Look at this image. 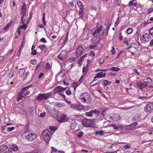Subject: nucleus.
<instances>
[{
  "mask_svg": "<svg viewBox=\"0 0 153 153\" xmlns=\"http://www.w3.org/2000/svg\"><path fill=\"white\" fill-rule=\"evenodd\" d=\"M53 133L49 129H46L44 130L42 132V138L46 143H48L49 141L52 136Z\"/></svg>",
  "mask_w": 153,
  "mask_h": 153,
  "instance_id": "1",
  "label": "nucleus"
},
{
  "mask_svg": "<svg viewBox=\"0 0 153 153\" xmlns=\"http://www.w3.org/2000/svg\"><path fill=\"white\" fill-rule=\"evenodd\" d=\"M80 99L82 102L89 103L91 100V97L90 94L87 92L82 93L80 95Z\"/></svg>",
  "mask_w": 153,
  "mask_h": 153,
  "instance_id": "2",
  "label": "nucleus"
},
{
  "mask_svg": "<svg viewBox=\"0 0 153 153\" xmlns=\"http://www.w3.org/2000/svg\"><path fill=\"white\" fill-rule=\"evenodd\" d=\"M94 122L92 120L84 119L82 120V125L85 127H93L94 126Z\"/></svg>",
  "mask_w": 153,
  "mask_h": 153,
  "instance_id": "3",
  "label": "nucleus"
},
{
  "mask_svg": "<svg viewBox=\"0 0 153 153\" xmlns=\"http://www.w3.org/2000/svg\"><path fill=\"white\" fill-rule=\"evenodd\" d=\"M51 95V94L49 93L45 94H40L35 98V99L38 101L47 100L49 97H50Z\"/></svg>",
  "mask_w": 153,
  "mask_h": 153,
  "instance_id": "4",
  "label": "nucleus"
},
{
  "mask_svg": "<svg viewBox=\"0 0 153 153\" xmlns=\"http://www.w3.org/2000/svg\"><path fill=\"white\" fill-rule=\"evenodd\" d=\"M151 37L148 33L143 34L140 38V40L143 43L148 42L151 39Z\"/></svg>",
  "mask_w": 153,
  "mask_h": 153,
  "instance_id": "5",
  "label": "nucleus"
},
{
  "mask_svg": "<svg viewBox=\"0 0 153 153\" xmlns=\"http://www.w3.org/2000/svg\"><path fill=\"white\" fill-rule=\"evenodd\" d=\"M69 119V118L67 117L66 115L63 114H61L57 117V120L60 123H63L67 122Z\"/></svg>",
  "mask_w": 153,
  "mask_h": 153,
  "instance_id": "6",
  "label": "nucleus"
},
{
  "mask_svg": "<svg viewBox=\"0 0 153 153\" xmlns=\"http://www.w3.org/2000/svg\"><path fill=\"white\" fill-rule=\"evenodd\" d=\"M37 137V135L36 134L30 133L25 136V138L29 141H32L36 139Z\"/></svg>",
  "mask_w": 153,
  "mask_h": 153,
  "instance_id": "7",
  "label": "nucleus"
},
{
  "mask_svg": "<svg viewBox=\"0 0 153 153\" xmlns=\"http://www.w3.org/2000/svg\"><path fill=\"white\" fill-rule=\"evenodd\" d=\"M84 76V75H82L79 79L78 82H74L72 83V85L74 89L76 88L82 82Z\"/></svg>",
  "mask_w": 153,
  "mask_h": 153,
  "instance_id": "8",
  "label": "nucleus"
},
{
  "mask_svg": "<svg viewBox=\"0 0 153 153\" xmlns=\"http://www.w3.org/2000/svg\"><path fill=\"white\" fill-rule=\"evenodd\" d=\"M30 85H29L25 88H23L20 92L25 96L28 95L30 94V91L28 90L29 88L31 87Z\"/></svg>",
  "mask_w": 153,
  "mask_h": 153,
  "instance_id": "9",
  "label": "nucleus"
},
{
  "mask_svg": "<svg viewBox=\"0 0 153 153\" xmlns=\"http://www.w3.org/2000/svg\"><path fill=\"white\" fill-rule=\"evenodd\" d=\"M71 107L72 108L81 111L84 109L83 105L77 104H71Z\"/></svg>",
  "mask_w": 153,
  "mask_h": 153,
  "instance_id": "10",
  "label": "nucleus"
},
{
  "mask_svg": "<svg viewBox=\"0 0 153 153\" xmlns=\"http://www.w3.org/2000/svg\"><path fill=\"white\" fill-rule=\"evenodd\" d=\"M100 111L96 109L92 110L88 112H86L85 113V115L86 116L91 117L93 115V114H99Z\"/></svg>",
  "mask_w": 153,
  "mask_h": 153,
  "instance_id": "11",
  "label": "nucleus"
},
{
  "mask_svg": "<svg viewBox=\"0 0 153 153\" xmlns=\"http://www.w3.org/2000/svg\"><path fill=\"white\" fill-rule=\"evenodd\" d=\"M84 49L81 45H79L76 49V55L77 57L79 56L82 54L83 51Z\"/></svg>",
  "mask_w": 153,
  "mask_h": 153,
  "instance_id": "12",
  "label": "nucleus"
},
{
  "mask_svg": "<svg viewBox=\"0 0 153 153\" xmlns=\"http://www.w3.org/2000/svg\"><path fill=\"white\" fill-rule=\"evenodd\" d=\"M67 52L65 51L62 50L59 54L57 56V57L61 61H63L66 54Z\"/></svg>",
  "mask_w": 153,
  "mask_h": 153,
  "instance_id": "13",
  "label": "nucleus"
},
{
  "mask_svg": "<svg viewBox=\"0 0 153 153\" xmlns=\"http://www.w3.org/2000/svg\"><path fill=\"white\" fill-rule=\"evenodd\" d=\"M66 88H63L61 86H58L55 88L54 89V92L57 93L64 91Z\"/></svg>",
  "mask_w": 153,
  "mask_h": 153,
  "instance_id": "14",
  "label": "nucleus"
},
{
  "mask_svg": "<svg viewBox=\"0 0 153 153\" xmlns=\"http://www.w3.org/2000/svg\"><path fill=\"white\" fill-rule=\"evenodd\" d=\"M136 84L137 87L140 89H142L143 88L147 86V84L142 83L138 81L137 82Z\"/></svg>",
  "mask_w": 153,
  "mask_h": 153,
  "instance_id": "15",
  "label": "nucleus"
},
{
  "mask_svg": "<svg viewBox=\"0 0 153 153\" xmlns=\"http://www.w3.org/2000/svg\"><path fill=\"white\" fill-rule=\"evenodd\" d=\"M21 14L22 16L21 19V22L22 23L24 24V20L27 17V16L26 15V11L25 10H23L21 13Z\"/></svg>",
  "mask_w": 153,
  "mask_h": 153,
  "instance_id": "16",
  "label": "nucleus"
},
{
  "mask_svg": "<svg viewBox=\"0 0 153 153\" xmlns=\"http://www.w3.org/2000/svg\"><path fill=\"white\" fill-rule=\"evenodd\" d=\"M8 149L7 147L4 145H2L0 146V153L1 152H6L7 150Z\"/></svg>",
  "mask_w": 153,
  "mask_h": 153,
  "instance_id": "17",
  "label": "nucleus"
},
{
  "mask_svg": "<svg viewBox=\"0 0 153 153\" xmlns=\"http://www.w3.org/2000/svg\"><path fill=\"white\" fill-rule=\"evenodd\" d=\"M152 110H153V103L148 104L146 108V111L150 112Z\"/></svg>",
  "mask_w": 153,
  "mask_h": 153,
  "instance_id": "18",
  "label": "nucleus"
},
{
  "mask_svg": "<svg viewBox=\"0 0 153 153\" xmlns=\"http://www.w3.org/2000/svg\"><path fill=\"white\" fill-rule=\"evenodd\" d=\"M105 73H104L103 72H100L97 74L96 75V76L94 78V81L95 80V79L97 78H101L104 77L105 76Z\"/></svg>",
  "mask_w": 153,
  "mask_h": 153,
  "instance_id": "19",
  "label": "nucleus"
},
{
  "mask_svg": "<svg viewBox=\"0 0 153 153\" xmlns=\"http://www.w3.org/2000/svg\"><path fill=\"white\" fill-rule=\"evenodd\" d=\"M25 43V38H24L23 39V40L22 41V45L20 47L19 50L17 53V55L19 57L20 56L21 50H22V49L23 47L24 46V45Z\"/></svg>",
  "mask_w": 153,
  "mask_h": 153,
  "instance_id": "20",
  "label": "nucleus"
},
{
  "mask_svg": "<svg viewBox=\"0 0 153 153\" xmlns=\"http://www.w3.org/2000/svg\"><path fill=\"white\" fill-rule=\"evenodd\" d=\"M10 149L14 151H16L18 150V146L15 144H11L10 145Z\"/></svg>",
  "mask_w": 153,
  "mask_h": 153,
  "instance_id": "21",
  "label": "nucleus"
},
{
  "mask_svg": "<svg viewBox=\"0 0 153 153\" xmlns=\"http://www.w3.org/2000/svg\"><path fill=\"white\" fill-rule=\"evenodd\" d=\"M102 25H101L100 26V27L97 29L95 30L94 33H93V35L94 36V37H97V36H95V35L97 33H99L102 30Z\"/></svg>",
  "mask_w": 153,
  "mask_h": 153,
  "instance_id": "22",
  "label": "nucleus"
},
{
  "mask_svg": "<svg viewBox=\"0 0 153 153\" xmlns=\"http://www.w3.org/2000/svg\"><path fill=\"white\" fill-rule=\"evenodd\" d=\"M76 126V123L74 120H72L71 122L70 127L71 129H74Z\"/></svg>",
  "mask_w": 153,
  "mask_h": 153,
  "instance_id": "23",
  "label": "nucleus"
},
{
  "mask_svg": "<svg viewBox=\"0 0 153 153\" xmlns=\"http://www.w3.org/2000/svg\"><path fill=\"white\" fill-rule=\"evenodd\" d=\"M60 13L63 17L65 18L66 17L67 15V10L65 9H63L61 11Z\"/></svg>",
  "mask_w": 153,
  "mask_h": 153,
  "instance_id": "24",
  "label": "nucleus"
},
{
  "mask_svg": "<svg viewBox=\"0 0 153 153\" xmlns=\"http://www.w3.org/2000/svg\"><path fill=\"white\" fill-rule=\"evenodd\" d=\"M25 72V70L23 68L20 69L19 71V77L23 78Z\"/></svg>",
  "mask_w": 153,
  "mask_h": 153,
  "instance_id": "25",
  "label": "nucleus"
},
{
  "mask_svg": "<svg viewBox=\"0 0 153 153\" xmlns=\"http://www.w3.org/2000/svg\"><path fill=\"white\" fill-rule=\"evenodd\" d=\"M88 64L86 65L83 68L82 70V72H83V75H85L86 74V73H87V70H88Z\"/></svg>",
  "mask_w": 153,
  "mask_h": 153,
  "instance_id": "26",
  "label": "nucleus"
},
{
  "mask_svg": "<svg viewBox=\"0 0 153 153\" xmlns=\"http://www.w3.org/2000/svg\"><path fill=\"white\" fill-rule=\"evenodd\" d=\"M120 119V117L118 114H115L114 115V117H113L112 120L113 121H117Z\"/></svg>",
  "mask_w": 153,
  "mask_h": 153,
  "instance_id": "27",
  "label": "nucleus"
},
{
  "mask_svg": "<svg viewBox=\"0 0 153 153\" xmlns=\"http://www.w3.org/2000/svg\"><path fill=\"white\" fill-rule=\"evenodd\" d=\"M24 96L20 92L17 95V100L19 102L20 100L22 99L23 97H24Z\"/></svg>",
  "mask_w": 153,
  "mask_h": 153,
  "instance_id": "28",
  "label": "nucleus"
},
{
  "mask_svg": "<svg viewBox=\"0 0 153 153\" xmlns=\"http://www.w3.org/2000/svg\"><path fill=\"white\" fill-rule=\"evenodd\" d=\"M76 3L78 6L79 8V9H83L84 6L81 1H77Z\"/></svg>",
  "mask_w": 153,
  "mask_h": 153,
  "instance_id": "29",
  "label": "nucleus"
},
{
  "mask_svg": "<svg viewBox=\"0 0 153 153\" xmlns=\"http://www.w3.org/2000/svg\"><path fill=\"white\" fill-rule=\"evenodd\" d=\"M55 105L57 107H64L65 105V103L63 102H57Z\"/></svg>",
  "mask_w": 153,
  "mask_h": 153,
  "instance_id": "30",
  "label": "nucleus"
},
{
  "mask_svg": "<svg viewBox=\"0 0 153 153\" xmlns=\"http://www.w3.org/2000/svg\"><path fill=\"white\" fill-rule=\"evenodd\" d=\"M120 70V69L117 67H112L109 69L110 71H114L115 72L118 71Z\"/></svg>",
  "mask_w": 153,
  "mask_h": 153,
  "instance_id": "31",
  "label": "nucleus"
},
{
  "mask_svg": "<svg viewBox=\"0 0 153 153\" xmlns=\"http://www.w3.org/2000/svg\"><path fill=\"white\" fill-rule=\"evenodd\" d=\"M19 29H23L25 30H26L27 27V25L26 24H23L19 26Z\"/></svg>",
  "mask_w": 153,
  "mask_h": 153,
  "instance_id": "32",
  "label": "nucleus"
},
{
  "mask_svg": "<svg viewBox=\"0 0 153 153\" xmlns=\"http://www.w3.org/2000/svg\"><path fill=\"white\" fill-rule=\"evenodd\" d=\"M144 82L146 83H150L152 82V80L150 78H147L143 79Z\"/></svg>",
  "mask_w": 153,
  "mask_h": 153,
  "instance_id": "33",
  "label": "nucleus"
},
{
  "mask_svg": "<svg viewBox=\"0 0 153 153\" xmlns=\"http://www.w3.org/2000/svg\"><path fill=\"white\" fill-rule=\"evenodd\" d=\"M95 133L96 135L99 134L100 135H102L104 134L103 131H95Z\"/></svg>",
  "mask_w": 153,
  "mask_h": 153,
  "instance_id": "34",
  "label": "nucleus"
},
{
  "mask_svg": "<svg viewBox=\"0 0 153 153\" xmlns=\"http://www.w3.org/2000/svg\"><path fill=\"white\" fill-rule=\"evenodd\" d=\"M103 82L104 85V86H106L108 85H109L111 83V82L107 80H104Z\"/></svg>",
  "mask_w": 153,
  "mask_h": 153,
  "instance_id": "35",
  "label": "nucleus"
},
{
  "mask_svg": "<svg viewBox=\"0 0 153 153\" xmlns=\"http://www.w3.org/2000/svg\"><path fill=\"white\" fill-rule=\"evenodd\" d=\"M51 153H65L64 151H58L56 149H53L51 151Z\"/></svg>",
  "mask_w": 153,
  "mask_h": 153,
  "instance_id": "36",
  "label": "nucleus"
},
{
  "mask_svg": "<svg viewBox=\"0 0 153 153\" xmlns=\"http://www.w3.org/2000/svg\"><path fill=\"white\" fill-rule=\"evenodd\" d=\"M129 5L130 6L132 5L134 6H136V1L135 0H133L131 1H130L129 3Z\"/></svg>",
  "mask_w": 153,
  "mask_h": 153,
  "instance_id": "37",
  "label": "nucleus"
},
{
  "mask_svg": "<svg viewBox=\"0 0 153 153\" xmlns=\"http://www.w3.org/2000/svg\"><path fill=\"white\" fill-rule=\"evenodd\" d=\"M83 9H79V17L82 18L83 17Z\"/></svg>",
  "mask_w": 153,
  "mask_h": 153,
  "instance_id": "38",
  "label": "nucleus"
},
{
  "mask_svg": "<svg viewBox=\"0 0 153 153\" xmlns=\"http://www.w3.org/2000/svg\"><path fill=\"white\" fill-rule=\"evenodd\" d=\"M57 128V127L55 126H51L49 127V129L53 132H54Z\"/></svg>",
  "mask_w": 153,
  "mask_h": 153,
  "instance_id": "39",
  "label": "nucleus"
},
{
  "mask_svg": "<svg viewBox=\"0 0 153 153\" xmlns=\"http://www.w3.org/2000/svg\"><path fill=\"white\" fill-rule=\"evenodd\" d=\"M29 72L28 71L26 72V73L24 74V75L23 76V79L24 80L26 79L27 78V76L29 75Z\"/></svg>",
  "mask_w": 153,
  "mask_h": 153,
  "instance_id": "40",
  "label": "nucleus"
},
{
  "mask_svg": "<svg viewBox=\"0 0 153 153\" xmlns=\"http://www.w3.org/2000/svg\"><path fill=\"white\" fill-rule=\"evenodd\" d=\"M138 123L136 122H134L132 124H130V125L131 126V127L132 128V129L134 128H135L137 125Z\"/></svg>",
  "mask_w": 153,
  "mask_h": 153,
  "instance_id": "41",
  "label": "nucleus"
},
{
  "mask_svg": "<svg viewBox=\"0 0 153 153\" xmlns=\"http://www.w3.org/2000/svg\"><path fill=\"white\" fill-rule=\"evenodd\" d=\"M124 127L128 130H130L132 129L130 124L124 126Z\"/></svg>",
  "mask_w": 153,
  "mask_h": 153,
  "instance_id": "42",
  "label": "nucleus"
},
{
  "mask_svg": "<svg viewBox=\"0 0 153 153\" xmlns=\"http://www.w3.org/2000/svg\"><path fill=\"white\" fill-rule=\"evenodd\" d=\"M11 24V23H9L7 24L6 26L4 27L3 30H6L10 27Z\"/></svg>",
  "mask_w": 153,
  "mask_h": 153,
  "instance_id": "43",
  "label": "nucleus"
},
{
  "mask_svg": "<svg viewBox=\"0 0 153 153\" xmlns=\"http://www.w3.org/2000/svg\"><path fill=\"white\" fill-rule=\"evenodd\" d=\"M133 32V30L131 28H128L127 30V32L128 34H131Z\"/></svg>",
  "mask_w": 153,
  "mask_h": 153,
  "instance_id": "44",
  "label": "nucleus"
},
{
  "mask_svg": "<svg viewBox=\"0 0 153 153\" xmlns=\"http://www.w3.org/2000/svg\"><path fill=\"white\" fill-rule=\"evenodd\" d=\"M111 52L112 53V54H114L115 53L116 51L115 50V48H114V47L112 46V49L111 51Z\"/></svg>",
  "mask_w": 153,
  "mask_h": 153,
  "instance_id": "45",
  "label": "nucleus"
},
{
  "mask_svg": "<svg viewBox=\"0 0 153 153\" xmlns=\"http://www.w3.org/2000/svg\"><path fill=\"white\" fill-rule=\"evenodd\" d=\"M42 21L43 22V23L44 24V26H45L46 25V22L45 21V14L44 13L43 15V17L42 18Z\"/></svg>",
  "mask_w": 153,
  "mask_h": 153,
  "instance_id": "46",
  "label": "nucleus"
},
{
  "mask_svg": "<svg viewBox=\"0 0 153 153\" xmlns=\"http://www.w3.org/2000/svg\"><path fill=\"white\" fill-rule=\"evenodd\" d=\"M149 32L150 34L153 37V27L150 29Z\"/></svg>",
  "mask_w": 153,
  "mask_h": 153,
  "instance_id": "47",
  "label": "nucleus"
},
{
  "mask_svg": "<svg viewBox=\"0 0 153 153\" xmlns=\"http://www.w3.org/2000/svg\"><path fill=\"white\" fill-rule=\"evenodd\" d=\"M98 62L100 64H102L104 62V59L103 58H101L98 61Z\"/></svg>",
  "mask_w": 153,
  "mask_h": 153,
  "instance_id": "48",
  "label": "nucleus"
},
{
  "mask_svg": "<svg viewBox=\"0 0 153 153\" xmlns=\"http://www.w3.org/2000/svg\"><path fill=\"white\" fill-rule=\"evenodd\" d=\"M32 52L31 53V54L32 55H35L36 54V50H31Z\"/></svg>",
  "mask_w": 153,
  "mask_h": 153,
  "instance_id": "49",
  "label": "nucleus"
},
{
  "mask_svg": "<svg viewBox=\"0 0 153 153\" xmlns=\"http://www.w3.org/2000/svg\"><path fill=\"white\" fill-rule=\"evenodd\" d=\"M39 47L41 50H43L45 48V45H39Z\"/></svg>",
  "mask_w": 153,
  "mask_h": 153,
  "instance_id": "50",
  "label": "nucleus"
},
{
  "mask_svg": "<svg viewBox=\"0 0 153 153\" xmlns=\"http://www.w3.org/2000/svg\"><path fill=\"white\" fill-rule=\"evenodd\" d=\"M40 42H43V43H46L47 42V41L44 38H42V39H41L40 40Z\"/></svg>",
  "mask_w": 153,
  "mask_h": 153,
  "instance_id": "51",
  "label": "nucleus"
},
{
  "mask_svg": "<svg viewBox=\"0 0 153 153\" xmlns=\"http://www.w3.org/2000/svg\"><path fill=\"white\" fill-rule=\"evenodd\" d=\"M89 47L91 49H95L97 47V45H90Z\"/></svg>",
  "mask_w": 153,
  "mask_h": 153,
  "instance_id": "52",
  "label": "nucleus"
},
{
  "mask_svg": "<svg viewBox=\"0 0 153 153\" xmlns=\"http://www.w3.org/2000/svg\"><path fill=\"white\" fill-rule=\"evenodd\" d=\"M14 128H15L14 127H8L7 128V131H11L14 130Z\"/></svg>",
  "mask_w": 153,
  "mask_h": 153,
  "instance_id": "53",
  "label": "nucleus"
},
{
  "mask_svg": "<svg viewBox=\"0 0 153 153\" xmlns=\"http://www.w3.org/2000/svg\"><path fill=\"white\" fill-rule=\"evenodd\" d=\"M83 134V133L82 132H79L77 134V136L78 137H81L82 136Z\"/></svg>",
  "mask_w": 153,
  "mask_h": 153,
  "instance_id": "54",
  "label": "nucleus"
},
{
  "mask_svg": "<svg viewBox=\"0 0 153 153\" xmlns=\"http://www.w3.org/2000/svg\"><path fill=\"white\" fill-rule=\"evenodd\" d=\"M124 43H126L127 46H128V39L126 38L124 39Z\"/></svg>",
  "mask_w": 153,
  "mask_h": 153,
  "instance_id": "55",
  "label": "nucleus"
},
{
  "mask_svg": "<svg viewBox=\"0 0 153 153\" xmlns=\"http://www.w3.org/2000/svg\"><path fill=\"white\" fill-rule=\"evenodd\" d=\"M31 63L33 65H34L36 64V61L35 59H33L31 60Z\"/></svg>",
  "mask_w": 153,
  "mask_h": 153,
  "instance_id": "56",
  "label": "nucleus"
},
{
  "mask_svg": "<svg viewBox=\"0 0 153 153\" xmlns=\"http://www.w3.org/2000/svg\"><path fill=\"white\" fill-rule=\"evenodd\" d=\"M133 70L134 72L138 76H140V73L137 71L136 69L135 68Z\"/></svg>",
  "mask_w": 153,
  "mask_h": 153,
  "instance_id": "57",
  "label": "nucleus"
},
{
  "mask_svg": "<svg viewBox=\"0 0 153 153\" xmlns=\"http://www.w3.org/2000/svg\"><path fill=\"white\" fill-rule=\"evenodd\" d=\"M106 110L105 109H104L102 111V114L103 116H105L106 114Z\"/></svg>",
  "mask_w": 153,
  "mask_h": 153,
  "instance_id": "58",
  "label": "nucleus"
},
{
  "mask_svg": "<svg viewBox=\"0 0 153 153\" xmlns=\"http://www.w3.org/2000/svg\"><path fill=\"white\" fill-rule=\"evenodd\" d=\"M109 74L110 75L113 77H115L117 76V74L115 73L110 72V73Z\"/></svg>",
  "mask_w": 153,
  "mask_h": 153,
  "instance_id": "59",
  "label": "nucleus"
},
{
  "mask_svg": "<svg viewBox=\"0 0 153 153\" xmlns=\"http://www.w3.org/2000/svg\"><path fill=\"white\" fill-rule=\"evenodd\" d=\"M65 93L68 95H69L71 94V92L70 90H68L65 91Z\"/></svg>",
  "mask_w": 153,
  "mask_h": 153,
  "instance_id": "60",
  "label": "nucleus"
},
{
  "mask_svg": "<svg viewBox=\"0 0 153 153\" xmlns=\"http://www.w3.org/2000/svg\"><path fill=\"white\" fill-rule=\"evenodd\" d=\"M46 113L45 112H43L42 113H41L40 114V116L41 117H44L45 116Z\"/></svg>",
  "mask_w": 153,
  "mask_h": 153,
  "instance_id": "61",
  "label": "nucleus"
},
{
  "mask_svg": "<svg viewBox=\"0 0 153 153\" xmlns=\"http://www.w3.org/2000/svg\"><path fill=\"white\" fill-rule=\"evenodd\" d=\"M45 67L48 69H50L51 68L50 65L48 63H46L45 64Z\"/></svg>",
  "mask_w": 153,
  "mask_h": 153,
  "instance_id": "62",
  "label": "nucleus"
},
{
  "mask_svg": "<svg viewBox=\"0 0 153 153\" xmlns=\"http://www.w3.org/2000/svg\"><path fill=\"white\" fill-rule=\"evenodd\" d=\"M89 55L91 56H94L95 55V53L94 52L91 51L89 54Z\"/></svg>",
  "mask_w": 153,
  "mask_h": 153,
  "instance_id": "63",
  "label": "nucleus"
},
{
  "mask_svg": "<svg viewBox=\"0 0 153 153\" xmlns=\"http://www.w3.org/2000/svg\"><path fill=\"white\" fill-rule=\"evenodd\" d=\"M23 6L22 7V9L23 10L25 9L26 7V4L25 3H23L22 4Z\"/></svg>",
  "mask_w": 153,
  "mask_h": 153,
  "instance_id": "64",
  "label": "nucleus"
}]
</instances>
